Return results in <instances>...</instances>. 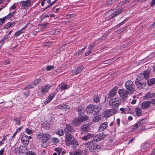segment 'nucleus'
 <instances>
[{
  "label": "nucleus",
  "instance_id": "obj_1",
  "mask_svg": "<svg viewBox=\"0 0 155 155\" xmlns=\"http://www.w3.org/2000/svg\"><path fill=\"white\" fill-rule=\"evenodd\" d=\"M102 109V106L99 105L98 106L96 107L93 104H90L86 107L85 110L88 114L92 113L95 114L99 112Z\"/></svg>",
  "mask_w": 155,
  "mask_h": 155
},
{
  "label": "nucleus",
  "instance_id": "obj_2",
  "mask_svg": "<svg viewBox=\"0 0 155 155\" xmlns=\"http://www.w3.org/2000/svg\"><path fill=\"white\" fill-rule=\"evenodd\" d=\"M118 6L115 8L107 12L106 13L105 15L109 16L110 19L113 18L123 11V9L122 8L119 10H117L118 9Z\"/></svg>",
  "mask_w": 155,
  "mask_h": 155
},
{
  "label": "nucleus",
  "instance_id": "obj_3",
  "mask_svg": "<svg viewBox=\"0 0 155 155\" xmlns=\"http://www.w3.org/2000/svg\"><path fill=\"white\" fill-rule=\"evenodd\" d=\"M126 90L130 92V94H133L135 91V86L132 81L130 80L127 81L125 84Z\"/></svg>",
  "mask_w": 155,
  "mask_h": 155
},
{
  "label": "nucleus",
  "instance_id": "obj_4",
  "mask_svg": "<svg viewBox=\"0 0 155 155\" xmlns=\"http://www.w3.org/2000/svg\"><path fill=\"white\" fill-rule=\"evenodd\" d=\"M121 100L120 98L115 97L110 100L109 104L113 108L117 107V109L118 106L121 104Z\"/></svg>",
  "mask_w": 155,
  "mask_h": 155
},
{
  "label": "nucleus",
  "instance_id": "obj_5",
  "mask_svg": "<svg viewBox=\"0 0 155 155\" xmlns=\"http://www.w3.org/2000/svg\"><path fill=\"white\" fill-rule=\"evenodd\" d=\"M86 143L89 150L91 152H96L98 151V149L101 148L100 145H97L96 143H94L92 141L87 142Z\"/></svg>",
  "mask_w": 155,
  "mask_h": 155
},
{
  "label": "nucleus",
  "instance_id": "obj_6",
  "mask_svg": "<svg viewBox=\"0 0 155 155\" xmlns=\"http://www.w3.org/2000/svg\"><path fill=\"white\" fill-rule=\"evenodd\" d=\"M52 86L50 85H46L42 86L41 89H40L38 92V95L40 97L45 95L51 87Z\"/></svg>",
  "mask_w": 155,
  "mask_h": 155
},
{
  "label": "nucleus",
  "instance_id": "obj_7",
  "mask_svg": "<svg viewBox=\"0 0 155 155\" xmlns=\"http://www.w3.org/2000/svg\"><path fill=\"white\" fill-rule=\"evenodd\" d=\"M117 112L116 108H112L107 110L104 112V116L106 118L109 117L115 114Z\"/></svg>",
  "mask_w": 155,
  "mask_h": 155
},
{
  "label": "nucleus",
  "instance_id": "obj_8",
  "mask_svg": "<svg viewBox=\"0 0 155 155\" xmlns=\"http://www.w3.org/2000/svg\"><path fill=\"white\" fill-rule=\"evenodd\" d=\"M74 140V136L71 134L65 133V142L67 145H69L72 144V141Z\"/></svg>",
  "mask_w": 155,
  "mask_h": 155
},
{
  "label": "nucleus",
  "instance_id": "obj_9",
  "mask_svg": "<svg viewBox=\"0 0 155 155\" xmlns=\"http://www.w3.org/2000/svg\"><path fill=\"white\" fill-rule=\"evenodd\" d=\"M107 134L104 133H101L96 135L93 138V140L94 141L98 142L103 140L106 137Z\"/></svg>",
  "mask_w": 155,
  "mask_h": 155
},
{
  "label": "nucleus",
  "instance_id": "obj_10",
  "mask_svg": "<svg viewBox=\"0 0 155 155\" xmlns=\"http://www.w3.org/2000/svg\"><path fill=\"white\" fill-rule=\"evenodd\" d=\"M150 73V71L149 70L145 71L139 74L138 75L139 78L141 79L147 80L149 78Z\"/></svg>",
  "mask_w": 155,
  "mask_h": 155
},
{
  "label": "nucleus",
  "instance_id": "obj_11",
  "mask_svg": "<svg viewBox=\"0 0 155 155\" xmlns=\"http://www.w3.org/2000/svg\"><path fill=\"white\" fill-rule=\"evenodd\" d=\"M118 93L120 96L124 99L128 97V95L130 94V92L124 89H120Z\"/></svg>",
  "mask_w": 155,
  "mask_h": 155
},
{
  "label": "nucleus",
  "instance_id": "obj_12",
  "mask_svg": "<svg viewBox=\"0 0 155 155\" xmlns=\"http://www.w3.org/2000/svg\"><path fill=\"white\" fill-rule=\"evenodd\" d=\"M135 83L136 85L137 86V87L140 89L144 88L146 85L145 82L138 79H136Z\"/></svg>",
  "mask_w": 155,
  "mask_h": 155
},
{
  "label": "nucleus",
  "instance_id": "obj_13",
  "mask_svg": "<svg viewBox=\"0 0 155 155\" xmlns=\"http://www.w3.org/2000/svg\"><path fill=\"white\" fill-rule=\"evenodd\" d=\"M117 90L118 87L117 86H115L111 89L109 93L107 96L108 98H111L114 96L116 94Z\"/></svg>",
  "mask_w": 155,
  "mask_h": 155
},
{
  "label": "nucleus",
  "instance_id": "obj_14",
  "mask_svg": "<svg viewBox=\"0 0 155 155\" xmlns=\"http://www.w3.org/2000/svg\"><path fill=\"white\" fill-rule=\"evenodd\" d=\"M64 130L65 133L71 134V133L75 131L74 128L70 124H67L66 127L64 129Z\"/></svg>",
  "mask_w": 155,
  "mask_h": 155
},
{
  "label": "nucleus",
  "instance_id": "obj_15",
  "mask_svg": "<svg viewBox=\"0 0 155 155\" xmlns=\"http://www.w3.org/2000/svg\"><path fill=\"white\" fill-rule=\"evenodd\" d=\"M22 6L23 9H26L27 8L31 5V2L30 0H27L25 1H22Z\"/></svg>",
  "mask_w": 155,
  "mask_h": 155
},
{
  "label": "nucleus",
  "instance_id": "obj_16",
  "mask_svg": "<svg viewBox=\"0 0 155 155\" xmlns=\"http://www.w3.org/2000/svg\"><path fill=\"white\" fill-rule=\"evenodd\" d=\"M107 127V122H105L102 124L100 126L98 131L99 132H101L105 130Z\"/></svg>",
  "mask_w": 155,
  "mask_h": 155
},
{
  "label": "nucleus",
  "instance_id": "obj_17",
  "mask_svg": "<svg viewBox=\"0 0 155 155\" xmlns=\"http://www.w3.org/2000/svg\"><path fill=\"white\" fill-rule=\"evenodd\" d=\"M58 108L62 110H68L70 109V107L64 104H61L58 106Z\"/></svg>",
  "mask_w": 155,
  "mask_h": 155
},
{
  "label": "nucleus",
  "instance_id": "obj_18",
  "mask_svg": "<svg viewBox=\"0 0 155 155\" xmlns=\"http://www.w3.org/2000/svg\"><path fill=\"white\" fill-rule=\"evenodd\" d=\"M82 123L80 118L78 119L75 118L72 121V124L74 126H78Z\"/></svg>",
  "mask_w": 155,
  "mask_h": 155
},
{
  "label": "nucleus",
  "instance_id": "obj_19",
  "mask_svg": "<svg viewBox=\"0 0 155 155\" xmlns=\"http://www.w3.org/2000/svg\"><path fill=\"white\" fill-rule=\"evenodd\" d=\"M90 126L87 124H83L81 127V129L84 132H87L90 130Z\"/></svg>",
  "mask_w": 155,
  "mask_h": 155
},
{
  "label": "nucleus",
  "instance_id": "obj_20",
  "mask_svg": "<svg viewBox=\"0 0 155 155\" xmlns=\"http://www.w3.org/2000/svg\"><path fill=\"white\" fill-rule=\"evenodd\" d=\"M146 122V119L144 118L139 121L137 124H136L133 128V129H135L138 128L139 126L142 125L143 124Z\"/></svg>",
  "mask_w": 155,
  "mask_h": 155
},
{
  "label": "nucleus",
  "instance_id": "obj_21",
  "mask_svg": "<svg viewBox=\"0 0 155 155\" xmlns=\"http://www.w3.org/2000/svg\"><path fill=\"white\" fill-rule=\"evenodd\" d=\"M151 102L150 101H145L143 102L141 104L142 108L143 109H145L148 108L150 106Z\"/></svg>",
  "mask_w": 155,
  "mask_h": 155
},
{
  "label": "nucleus",
  "instance_id": "obj_22",
  "mask_svg": "<svg viewBox=\"0 0 155 155\" xmlns=\"http://www.w3.org/2000/svg\"><path fill=\"white\" fill-rule=\"evenodd\" d=\"M118 0H107L105 4L107 7L114 5L117 3Z\"/></svg>",
  "mask_w": 155,
  "mask_h": 155
},
{
  "label": "nucleus",
  "instance_id": "obj_23",
  "mask_svg": "<svg viewBox=\"0 0 155 155\" xmlns=\"http://www.w3.org/2000/svg\"><path fill=\"white\" fill-rule=\"evenodd\" d=\"M22 142L25 144V145H27L29 143V138L26 135H23L21 137Z\"/></svg>",
  "mask_w": 155,
  "mask_h": 155
},
{
  "label": "nucleus",
  "instance_id": "obj_24",
  "mask_svg": "<svg viewBox=\"0 0 155 155\" xmlns=\"http://www.w3.org/2000/svg\"><path fill=\"white\" fill-rule=\"evenodd\" d=\"M83 68L84 67L83 66H79L77 69L73 70L72 71V72L74 74L77 75L82 71Z\"/></svg>",
  "mask_w": 155,
  "mask_h": 155
},
{
  "label": "nucleus",
  "instance_id": "obj_25",
  "mask_svg": "<svg viewBox=\"0 0 155 155\" xmlns=\"http://www.w3.org/2000/svg\"><path fill=\"white\" fill-rule=\"evenodd\" d=\"M94 137V134L91 133L87 134L86 135L81 137V139L87 141L88 140Z\"/></svg>",
  "mask_w": 155,
  "mask_h": 155
},
{
  "label": "nucleus",
  "instance_id": "obj_26",
  "mask_svg": "<svg viewBox=\"0 0 155 155\" xmlns=\"http://www.w3.org/2000/svg\"><path fill=\"white\" fill-rule=\"evenodd\" d=\"M55 94L54 93L51 94L49 95L48 97L46 99L45 101L44 102V104H46L48 103L51 101L53 97L55 96Z\"/></svg>",
  "mask_w": 155,
  "mask_h": 155
},
{
  "label": "nucleus",
  "instance_id": "obj_27",
  "mask_svg": "<svg viewBox=\"0 0 155 155\" xmlns=\"http://www.w3.org/2000/svg\"><path fill=\"white\" fill-rule=\"evenodd\" d=\"M26 149H27V148L25 146L21 147H20V149L21 150V151H20L19 150V149L18 148H17V150H18V152H17V151H16V153H21H21H25L27 151V150Z\"/></svg>",
  "mask_w": 155,
  "mask_h": 155
},
{
  "label": "nucleus",
  "instance_id": "obj_28",
  "mask_svg": "<svg viewBox=\"0 0 155 155\" xmlns=\"http://www.w3.org/2000/svg\"><path fill=\"white\" fill-rule=\"evenodd\" d=\"M83 153V151L81 150L78 149L75 152L70 153V155H81Z\"/></svg>",
  "mask_w": 155,
  "mask_h": 155
},
{
  "label": "nucleus",
  "instance_id": "obj_29",
  "mask_svg": "<svg viewBox=\"0 0 155 155\" xmlns=\"http://www.w3.org/2000/svg\"><path fill=\"white\" fill-rule=\"evenodd\" d=\"M50 138V136L49 134H44L41 140L44 142H47L49 139Z\"/></svg>",
  "mask_w": 155,
  "mask_h": 155
},
{
  "label": "nucleus",
  "instance_id": "obj_30",
  "mask_svg": "<svg viewBox=\"0 0 155 155\" xmlns=\"http://www.w3.org/2000/svg\"><path fill=\"white\" fill-rule=\"evenodd\" d=\"M15 24V22H8L5 25V28L8 29L10 28L13 27Z\"/></svg>",
  "mask_w": 155,
  "mask_h": 155
},
{
  "label": "nucleus",
  "instance_id": "obj_31",
  "mask_svg": "<svg viewBox=\"0 0 155 155\" xmlns=\"http://www.w3.org/2000/svg\"><path fill=\"white\" fill-rule=\"evenodd\" d=\"M155 96V93H151L150 92H148L146 95L145 96L144 98L145 99H148L149 98H151Z\"/></svg>",
  "mask_w": 155,
  "mask_h": 155
},
{
  "label": "nucleus",
  "instance_id": "obj_32",
  "mask_svg": "<svg viewBox=\"0 0 155 155\" xmlns=\"http://www.w3.org/2000/svg\"><path fill=\"white\" fill-rule=\"evenodd\" d=\"M135 112L137 116H140L142 115V112L141 109L139 107H137L135 109Z\"/></svg>",
  "mask_w": 155,
  "mask_h": 155
},
{
  "label": "nucleus",
  "instance_id": "obj_33",
  "mask_svg": "<svg viewBox=\"0 0 155 155\" xmlns=\"http://www.w3.org/2000/svg\"><path fill=\"white\" fill-rule=\"evenodd\" d=\"M59 89L61 91L68 89L69 88V86L66 84H61L60 85Z\"/></svg>",
  "mask_w": 155,
  "mask_h": 155
},
{
  "label": "nucleus",
  "instance_id": "obj_34",
  "mask_svg": "<svg viewBox=\"0 0 155 155\" xmlns=\"http://www.w3.org/2000/svg\"><path fill=\"white\" fill-rule=\"evenodd\" d=\"M77 111L78 112L79 115H82L84 112V108L82 106H79L77 109Z\"/></svg>",
  "mask_w": 155,
  "mask_h": 155
},
{
  "label": "nucleus",
  "instance_id": "obj_35",
  "mask_svg": "<svg viewBox=\"0 0 155 155\" xmlns=\"http://www.w3.org/2000/svg\"><path fill=\"white\" fill-rule=\"evenodd\" d=\"M148 83L149 86H152L155 84V78H152L149 79L148 81Z\"/></svg>",
  "mask_w": 155,
  "mask_h": 155
},
{
  "label": "nucleus",
  "instance_id": "obj_36",
  "mask_svg": "<svg viewBox=\"0 0 155 155\" xmlns=\"http://www.w3.org/2000/svg\"><path fill=\"white\" fill-rule=\"evenodd\" d=\"M71 144H72L73 148H76L78 145V141L74 140L72 141Z\"/></svg>",
  "mask_w": 155,
  "mask_h": 155
},
{
  "label": "nucleus",
  "instance_id": "obj_37",
  "mask_svg": "<svg viewBox=\"0 0 155 155\" xmlns=\"http://www.w3.org/2000/svg\"><path fill=\"white\" fill-rule=\"evenodd\" d=\"M41 81V79L39 78H38L36 80H35L34 81V82L32 83V84H34L35 86H36L37 85H38Z\"/></svg>",
  "mask_w": 155,
  "mask_h": 155
},
{
  "label": "nucleus",
  "instance_id": "obj_38",
  "mask_svg": "<svg viewBox=\"0 0 155 155\" xmlns=\"http://www.w3.org/2000/svg\"><path fill=\"white\" fill-rule=\"evenodd\" d=\"M10 38V37L8 35H6L4 36L3 38L0 40V43H2V44L4 43V41L7 39L8 38Z\"/></svg>",
  "mask_w": 155,
  "mask_h": 155
},
{
  "label": "nucleus",
  "instance_id": "obj_39",
  "mask_svg": "<svg viewBox=\"0 0 155 155\" xmlns=\"http://www.w3.org/2000/svg\"><path fill=\"white\" fill-rule=\"evenodd\" d=\"M88 117L86 115L83 116L80 118V119L82 122L88 120Z\"/></svg>",
  "mask_w": 155,
  "mask_h": 155
},
{
  "label": "nucleus",
  "instance_id": "obj_40",
  "mask_svg": "<svg viewBox=\"0 0 155 155\" xmlns=\"http://www.w3.org/2000/svg\"><path fill=\"white\" fill-rule=\"evenodd\" d=\"M93 100L94 102L96 103L98 102L99 100V98L98 95H94L93 97Z\"/></svg>",
  "mask_w": 155,
  "mask_h": 155
},
{
  "label": "nucleus",
  "instance_id": "obj_41",
  "mask_svg": "<svg viewBox=\"0 0 155 155\" xmlns=\"http://www.w3.org/2000/svg\"><path fill=\"white\" fill-rule=\"evenodd\" d=\"M101 119V117L100 116H95L93 119V121L94 122H97Z\"/></svg>",
  "mask_w": 155,
  "mask_h": 155
},
{
  "label": "nucleus",
  "instance_id": "obj_42",
  "mask_svg": "<svg viewBox=\"0 0 155 155\" xmlns=\"http://www.w3.org/2000/svg\"><path fill=\"white\" fill-rule=\"evenodd\" d=\"M56 133L59 136H62L64 134V131L62 129H59Z\"/></svg>",
  "mask_w": 155,
  "mask_h": 155
},
{
  "label": "nucleus",
  "instance_id": "obj_43",
  "mask_svg": "<svg viewBox=\"0 0 155 155\" xmlns=\"http://www.w3.org/2000/svg\"><path fill=\"white\" fill-rule=\"evenodd\" d=\"M95 46V44L94 42L91 43L88 47V49L92 51V49Z\"/></svg>",
  "mask_w": 155,
  "mask_h": 155
},
{
  "label": "nucleus",
  "instance_id": "obj_44",
  "mask_svg": "<svg viewBox=\"0 0 155 155\" xmlns=\"http://www.w3.org/2000/svg\"><path fill=\"white\" fill-rule=\"evenodd\" d=\"M24 32L23 31H21V30H20L18 31H17L16 32L14 36H16V37H18L20 34Z\"/></svg>",
  "mask_w": 155,
  "mask_h": 155
},
{
  "label": "nucleus",
  "instance_id": "obj_45",
  "mask_svg": "<svg viewBox=\"0 0 155 155\" xmlns=\"http://www.w3.org/2000/svg\"><path fill=\"white\" fill-rule=\"evenodd\" d=\"M120 110L121 111V113L122 114H126V111H128V109H127V108H120Z\"/></svg>",
  "mask_w": 155,
  "mask_h": 155
},
{
  "label": "nucleus",
  "instance_id": "obj_46",
  "mask_svg": "<svg viewBox=\"0 0 155 155\" xmlns=\"http://www.w3.org/2000/svg\"><path fill=\"white\" fill-rule=\"evenodd\" d=\"M14 121L16 122V124L18 125H20L21 124V121L20 120L18 117L14 119Z\"/></svg>",
  "mask_w": 155,
  "mask_h": 155
},
{
  "label": "nucleus",
  "instance_id": "obj_47",
  "mask_svg": "<svg viewBox=\"0 0 155 155\" xmlns=\"http://www.w3.org/2000/svg\"><path fill=\"white\" fill-rule=\"evenodd\" d=\"M52 141L54 143H59V140L57 138L54 137L52 138Z\"/></svg>",
  "mask_w": 155,
  "mask_h": 155
},
{
  "label": "nucleus",
  "instance_id": "obj_48",
  "mask_svg": "<svg viewBox=\"0 0 155 155\" xmlns=\"http://www.w3.org/2000/svg\"><path fill=\"white\" fill-rule=\"evenodd\" d=\"M114 60H112V61H111V59L109 60H108L105 61L104 62V64H112V62L114 61Z\"/></svg>",
  "mask_w": 155,
  "mask_h": 155
},
{
  "label": "nucleus",
  "instance_id": "obj_49",
  "mask_svg": "<svg viewBox=\"0 0 155 155\" xmlns=\"http://www.w3.org/2000/svg\"><path fill=\"white\" fill-rule=\"evenodd\" d=\"M55 150L57 152L58 155H60L62 151V149L61 148L57 147L55 148Z\"/></svg>",
  "mask_w": 155,
  "mask_h": 155
},
{
  "label": "nucleus",
  "instance_id": "obj_50",
  "mask_svg": "<svg viewBox=\"0 0 155 155\" xmlns=\"http://www.w3.org/2000/svg\"><path fill=\"white\" fill-rule=\"evenodd\" d=\"M13 15H12L11 13H9L7 16H5V17H3L4 18L5 20V19H9L12 18Z\"/></svg>",
  "mask_w": 155,
  "mask_h": 155
},
{
  "label": "nucleus",
  "instance_id": "obj_51",
  "mask_svg": "<svg viewBox=\"0 0 155 155\" xmlns=\"http://www.w3.org/2000/svg\"><path fill=\"white\" fill-rule=\"evenodd\" d=\"M54 68V66L53 65L48 66L46 67V69L47 71H49L53 69Z\"/></svg>",
  "mask_w": 155,
  "mask_h": 155
},
{
  "label": "nucleus",
  "instance_id": "obj_52",
  "mask_svg": "<svg viewBox=\"0 0 155 155\" xmlns=\"http://www.w3.org/2000/svg\"><path fill=\"white\" fill-rule=\"evenodd\" d=\"M26 132L28 134H32L33 132V130H31L27 128L25 130Z\"/></svg>",
  "mask_w": 155,
  "mask_h": 155
},
{
  "label": "nucleus",
  "instance_id": "obj_53",
  "mask_svg": "<svg viewBox=\"0 0 155 155\" xmlns=\"http://www.w3.org/2000/svg\"><path fill=\"white\" fill-rule=\"evenodd\" d=\"M130 1V0H124L123 1L121 2L119 4V5L121 4V5L122 6L126 4L127 3L129 2Z\"/></svg>",
  "mask_w": 155,
  "mask_h": 155
},
{
  "label": "nucleus",
  "instance_id": "obj_54",
  "mask_svg": "<svg viewBox=\"0 0 155 155\" xmlns=\"http://www.w3.org/2000/svg\"><path fill=\"white\" fill-rule=\"evenodd\" d=\"M43 142L41 144V147L42 148H45L48 146V144L46 143V142Z\"/></svg>",
  "mask_w": 155,
  "mask_h": 155
},
{
  "label": "nucleus",
  "instance_id": "obj_55",
  "mask_svg": "<svg viewBox=\"0 0 155 155\" xmlns=\"http://www.w3.org/2000/svg\"><path fill=\"white\" fill-rule=\"evenodd\" d=\"M44 134L42 133H41L38 134L37 135V137L38 138H42L43 137Z\"/></svg>",
  "mask_w": 155,
  "mask_h": 155
},
{
  "label": "nucleus",
  "instance_id": "obj_56",
  "mask_svg": "<svg viewBox=\"0 0 155 155\" xmlns=\"http://www.w3.org/2000/svg\"><path fill=\"white\" fill-rule=\"evenodd\" d=\"M26 155H36L35 153L32 151H29L28 152Z\"/></svg>",
  "mask_w": 155,
  "mask_h": 155
},
{
  "label": "nucleus",
  "instance_id": "obj_57",
  "mask_svg": "<svg viewBox=\"0 0 155 155\" xmlns=\"http://www.w3.org/2000/svg\"><path fill=\"white\" fill-rule=\"evenodd\" d=\"M5 22V20L4 18H0V25H2Z\"/></svg>",
  "mask_w": 155,
  "mask_h": 155
},
{
  "label": "nucleus",
  "instance_id": "obj_58",
  "mask_svg": "<svg viewBox=\"0 0 155 155\" xmlns=\"http://www.w3.org/2000/svg\"><path fill=\"white\" fill-rule=\"evenodd\" d=\"M35 87V86L34 84H32V83L31 84L28 86V89H31V88H34Z\"/></svg>",
  "mask_w": 155,
  "mask_h": 155
},
{
  "label": "nucleus",
  "instance_id": "obj_59",
  "mask_svg": "<svg viewBox=\"0 0 155 155\" xmlns=\"http://www.w3.org/2000/svg\"><path fill=\"white\" fill-rule=\"evenodd\" d=\"M108 35L107 34H104L101 38V40H103L104 39V38H105Z\"/></svg>",
  "mask_w": 155,
  "mask_h": 155
},
{
  "label": "nucleus",
  "instance_id": "obj_60",
  "mask_svg": "<svg viewBox=\"0 0 155 155\" xmlns=\"http://www.w3.org/2000/svg\"><path fill=\"white\" fill-rule=\"evenodd\" d=\"M45 152H46V151L45 150H41L40 152V153L39 154V155H45Z\"/></svg>",
  "mask_w": 155,
  "mask_h": 155
},
{
  "label": "nucleus",
  "instance_id": "obj_61",
  "mask_svg": "<svg viewBox=\"0 0 155 155\" xmlns=\"http://www.w3.org/2000/svg\"><path fill=\"white\" fill-rule=\"evenodd\" d=\"M155 5V0H152L150 4V6L152 7Z\"/></svg>",
  "mask_w": 155,
  "mask_h": 155
},
{
  "label": "nucleus",
  "instance_id": "obj_62",
  "mask_svg": "<svg viewBox=\"0 0 155 155\" xmlns=\"http://www.w3.org/2000/svg\"><path fill=\"white\" fill-rule=\"evenodd\" d=\"M127 109H128V110L127 111L128 112V113H132L133 110L131 108L128 107Z\"/></svg>",
  "mask_w": 155,
  "mask_h": 155
},
{
  "label": "nucleus",
  "instance_id": "obj_63",
  "mask_svg": "<svg viewBox=\"0 0 155 155\" xmlns=\"http://www.w3.org/2000/svg\"><path fill=\"white\" fill-rule=\"evenodd\" d=\"M126 21L125 20H124L123 21L118 24V26L120 27L121 25L124 23Z\"/></svg>",
  "mask_w": 155,
  "mask_h": 155
},
{
  "label": "nucleus",
  "instance_id": "obj_64",
  "mask_svg": "<svg viewBox=\"0 0 155 155\" xmlns=\"http://www.w3.org/2000/svg\"><path fill=\"white\" fill-rule=\"evenodd\" d=\"M92 52L91 50L89 49V51L88 52H86L85 53V55L86 56L88 55Z\"/></svg>",
  "mask_w": 155,
  "mask_h": 155
}]
</instances>
